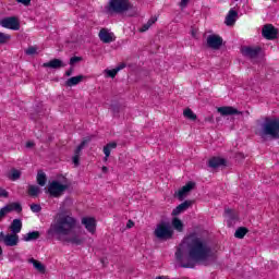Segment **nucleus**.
Listing matches in <instances>:
<instances>
[{
  "label": "nucleus",
  "instance_id": "obj_1",
  "mask_svg": "<svg viewBox=\"0 0 279 279\" xmlns=\"http://www.w3.org/2000/svg\"><path fill=\"white\" fill-rule=\"evenodd\" d=\"M187 260L184 262V251L182 244L175 252V258L183 269H195L196 265H208V260H215L217 256L213 252V246L203 238L196 236L195 233L186 238Z\"/></svg>",
  "mask_w": 279,
  "mask_h": 279
},
{
  "label": "nucleus",
  "instance_id": "obj_2",
  "mask_svg": "<svg viewBox=\"0 0 279 279\" xmlns=\"http://www.w3.org/2000/svg\"><path fill=\"white\" fill-rule=\"evenodd\" d=\"M77 226V220L71 216H60L53 223L50 225V228L47 231L49 236H57L58 241H64L65 243H71L72 245H82L84 239L80 235L69 236L73 229Z\"/></svg>",
  "mask_w": 279,
  "mask_h": 279
},
{
  "label": "nucleus",
  "instance_id": "obj_3",
  "mask_svg": "<svg viewBox=\"0 0 279 279\" xmlns=\"http://www.w3.org/2000/svg\"><path fill=\"white\" fill-rule=\"evenodd\" d=\"M259 136L265 138L279 140V118L278 117H265L263 123H260Z\"/></svg>",
  "mask_w": 279,
  "mask_h": 279
},
{
  "label": "nucleus",
  "instance_id": "obj_4",
  "mask_svg": "<svg viewBox=\"0 0 279 279\" xmlns=\"http://www.w3.org/2000/svg\"><path fill=\"white\" fill-rule=\"evenodd\" d=\"M155 236L159 241H170L173 239V227L167 221H161L155 229Z\"/></svg>",
  "mask_w": 279,
  "mask_h": 279
},
{
  "label": "nucleus",
  "instance_id": "obj_5",
  "mask_svg": "<svg viewBox=\"0 0 279 279\" xmlns=\"http://www.w3.org/2000/svg\"><path fill=\"white\" fill-rule=\"evenodd\" d=\"M130 10V0H110L107 5L108 14H123Z\"/></svg>",
  "mask_w": 279,
  "mask_h": 279
},
{
  "label": "nucleus",
  "instance_id": "obj_6",
  "mask_svg": "<svg viewBox=\"0 0 279 279\" xmlns=\"http://www.w3.org/2000/svg\"><path fill=\"white\" fill-rule=\"evenodd\" d=\"M0 26L4 27V29L19 32L21 29V20L16 16H7L0 20Z\"/></svg>",
  "mask_w": 279,
  "mask_h": 279
},
{
  "label": "nucleus",
  "instance_id": "obj_7",
  "mask_svg": "<svg viewBox=\"0 0 279 279\" xmlns=\"http://www.w3.org/2000/svg\"><path fill=\"white\" fill-rule=\"evenodd\" d=\"M68 189L69 185H64L60 181H52L48 186L47 193H49L50 197H60Z\"/></svg>",
  "mask_w": 279,
  "mask_h": 279
},
{
  "label": "nucleus",
  "instance_id": "obj_8",
  "mask_svg": "<svg viewBox=\"0 0 279 279\" xmlns=\"http://www.w3.org/2000/svg\"><path fill=\"white\" fill-rule=\"evenodd\" d=\"M226 43H223V38L217 34L208 35L207 37V47L209 49H214V51H219L221 47H223Z\"/></svg>",
  "mask_w": 279,
  "mask_h": 279
},
{
  "label": "nucleus",
  "instance_id": "obj_9",
  "mask_svg": "<svg viewBox=\"0 0 279 279\" xmlns=\"http://www.w3.org/2000/svg\"><path fill=\"white\" fill-rule=\"evenodd\" d=\"M262 36H264L266 40H276V38H278V28H275L271 24H266L262 29Z\"/></svg>",
  "mask_w": 279,
  "mask_h": 279
},
{
  "label": "nucleus",
  "instance_id": "obj_10",
  "mask_svg": "<svg viewBox=\"0 0 279 279\" xmlns=\"http://www.w3.org/2000/svg\"><path fill=\"white\" fill-rule=\"evenodd\" d=\"M81 223L85 226V229L90 234H95L97 230V220L94 217H83Z\"/></svg>",
  "mask_w": 279,
  "mask_h": 279
},
{
  "label": "nucleus",
  "instance_id": "obj_11",
  "mask_svg": "<svg viewBox=\"0 0 279 279\" xmlns=\"http://www.w3.org/2000/svg\"><path fill=\"white\" fill-rule=\"evenodd\" d=\"M98 36L105 45H110V43H114L117 40L114 33H109L107 28H101Z\"/></svg>",
  "mask_w": 279,
  "mask_h": 279
},
{
  "label": "nucleus",
  "instance_id": "obj_12",
  "mask_svg": "<svg viewBox=\"0 0 279 279\" xmlns=\"http://www.w3.org/2000/svg\"><path fill=\"white\" fill-rule=\"evenodd\" d=\"M260 51H263V48L260 47H244L241 49L242 56H244L245 58H251V60H253L257 56H260Z\"/></svg>",
  "mask_w": 279,
  "mask_h": 279
},
{
  "label": "nucleus",
  "instance_id": "obj_13",
  "mask_svg": "<svg viewBox=\"0 0 279 279\" xmlns=\"http://www.w3.org/2000/svg\"><path fill=\"white\" fill-rule=\"evenodd\" d=\"M217 112H219L221 117H232V114H243V111H239L236 108L230 107V106L219 107L217 109Z\"/></svg>",
  "mask_w": 279,
  "mask_h": 279
},
{
  "label": "nucleus",
  "instance_id": "obj_14",
  "mask_svg": "<svg viewBox=\"0 0 279 279\" xmlns=\"http://www.w3.org/2000/svg\"><path fill=\"white\" fill-rule=\"evenodd\" d=\"M228 161L221 157H213L208 160L207 167L210 169H219V167H226Z\"/></svg>",
  "mask_w": 279,
  "mask_h": 279
},
{
  "label": "nucleus",
  "instance_id": "obj_15",
  "mask_svg": "<svg viewBox=\"0 0 279 279\" xmlns=\"http://www.w3.org/2000/svg\"><path fill=\"white\" fill-rule=\"evenodd\" d=\"M193 189H195V182L193 181H189L182 189H180L175 195L177 197H179V199H184V196L186 195V193H191V191H193Z\"/></svg>",
  "mask_w": 279,
  "mask_h": 279
},
{
  "label": "nucleus",
  "instance_id": "obj_16",
  "mask_svg": "<svg viewBox=\"0 0 279 279\" xmlns=\"http://www.w3.org/2000/svg\"><path fill=\"white\" fill-rule=\"evenodd\" d=\"M19 243H20L19 234L16 233L5 234V240H4L5 247H16Z\"/></svg>",
  "mask_w": 279,
  "mask_h": 279
},
{
  "label": "nucleus",
  "instance_id": "obj_17",
  "mask_svg": "<svg viewBox=\"0 0 279 279\" xmlns=\"http://www.w3.org/2000/svg\"><path fill=\"white\" fill-rule=\"evenodd\" d=\"M236 19H239V12H236L234 9H230L226 16L225 24L227 27H232V25L236 23Z\"/></svg>",
  "mask_w": 279,
  "mask_h": 279
},
{
  "label": "nucleus",
  "instance_id": "obj_18",
  "mask_svg": "<svg viewBox=\"0 0 279 279\" xmlns=\"http://www.w3.org/2000/svg\"><path fill=\"white\" fill-rule=\"evenodd\" d=\"M191 208V201H185L178 205L173 210H172V217H178V215H182L184 210H189Z\"/></svg>",
  "mask_w": 279,
  "mask_h": 279
},
{
  "label": "nucleus",
  "instance_id": "obj_19",
  "mask_svg": "<svg viewBox=\"0 0 279 279\" xmlns=\"http://www.w3.org/2000/svg\"><path fill=\"white\" fill-rule=\"evenodd\" d=\"M44 69H62L66 66L60 59H52L49 62L43 64Z\"/></svg>",
  "mask_w": 279,
  "mask_h": 279
},
{
  "label": "nucleus",
  "instance_id": "obj_20",
  "mask_svg": "<svg viewBox=\"0 0 279 279\" xmlns=\"http://www.w3.org/2000/svg\"><path fill=\"white\" fill-rule=\"evenodd\" d=\"M11 233L19 234L23 230V221L21 219H14L10 225Z\"/></svg>",
  "mask_w": 279,
  "mask_h": 279
},
{
  "label": "nucleus",
  "instance_id": "obj_21",
  "mask_svg": "<svg viewBox=\"0 0 279 279\" xmlns=\"http://www.w3.org/2000/svg\"><path fill=\"white\" fill-rule=\"evenodd\" d=\"M86 76L84 75H77V76H73L70 77L65 81V86L71 88L72 86H77V84H80V82H82Z\"/></svg>",
  "mask_w": 279,
  "mask_h": 279
},
{
  "label": "nucleus",
  "instance_id": "obj_22",
  "mask_svg": "<svg viewBox=\"0 0 279 279\" xmlns=\"http://www.w3.org/2000/svg\"><path fill=\"white\" fill-rule=\"evenodd\" d=\"M4 210L8 213H23V206H21V203H11L4 206Z\"/></svg>",
  "mask_w": 279,
  "mask_h": 279
},
{
  "label": "nucleus",
  "instance_id": "obj_23",
  "mask_svg": "<svg viewBox=\"0 0 279 279\" xmlns=\"http://www.w3.org/2000/svg\"><path fill=\"white\" fill-rule=\"evenodd\" d=\"M40 239V231H31L23 235L22 241H38Z\"/></svg>",
  "mask_w": 279,
  "mask_h": 279
},
{
  "label": "nucleus",
  "instance_id": "obj_24",
  "mask_svg": "<svg viewBox=\"0 0 279 279\" xmlns=\"http://www.w3.org/2000/svg\"><path fill=\"white\" fill-rule=\"evenodd\" d=\"M172 228L177 230V232H184V222H182L180 218L174 217L172 219Z\"/></svg>",
  "mask_w": 279,
  "mask_h": 279
},
{
  "label": "nucleus",
  "instance_id": "obj_25",
  "mask_svg": "<svg viewBox=\"0 0 279 279\" xmlns=\"http://www.w3.org/2000/svg\"><path fill=\"white\" fill-rule=\"evenodd\" d=\"M29 263H32V265L35 267V269H37V271H39V274H45V271H47V268L45 267V265H43V263H40L39 260L31 258Z\"/></svg>",
  "mask_w": 279,
  "mask_h": 279
},
{
  "label": "nucleus",
  "instance_id": "obj_26",
  "mask_svg": "<svg viewBox=\"0 0 279 279\" xmlns=\"http://www.w3.org/2000/svg\"><path fill=\"white\" fill-rule=\"evenodd\" d=\"M37 184H39V186L47 184V174L43 170H38L37 172Z\"/></svg>",
  "mask_w": 279,
  "mask_h": 279
},
{
  "label": "nucleus",
  "instance_id": "obj_27",
  "mask_svg": "<svg viewBox=\"0 0 279 279\" xmlns=\"http://www.w3.org/2000/svg\"><path fill=\"white\" fill-rule=\"evenodd\" d=\"M250 230L245 227H240L235 230L234 236L235 239H245V234H247Z\"/></svg>",
  "mask_w": 279,
  "mask_h": 279
},
{
  "label": "nucleus",
  "instance_id": "obj_28",
  "mask_svg": "<svg viewBox=\"0 0 279 279\" xmlns=\"http://www.w3.org/2000/svg\"><path fill=\"white\" fill-rule=\"evenodd\" d=\"M183 117H185V119H189L190 121H197V114H195V112H193L191 108H186L183 111Z\"/></svg>",
  "mask_w": 279,
  "mask_h": 279
},
{
  "label": "nucleus",
  "instance_id": "obj_29",
  "mask_svg": "<svg viewBox=\"0 0 279 279\" xmlns=\"http://www.w3.org/2000/svg\"><path fill=\"white\" fill-rule=\"evenodd\" d=\"M28 195H31V197H38V195H40V187L36 185H29Z\"/></svg>",
  "mask_w": 279,
  "mask_h": 279
},
{
  "label": "nucleus",
  "instance_id": "obj_30",
  "mask_svg": "<svg viewBox=\"0 0 279 279\" xmlns=\"http://www.w3.org/2000/svg\"><path fill=\"white\" fill-rule=\"evenodd\" d=\"M156 21H158L157 19L151 17L150 20H148V22L146 24H144L141 28L140 32H147V29H149V27H151V25H154V23H156Z\"/></svg>",
  "mask_w": 279,
  "mask_h": 279
},
{
  "label": "nucleus",
  "instance_id": "obj_31",
  "mask_svg": "<svg viewBox=\"0 0 279 279\" xmlns=\"http://www.w3.org/2000/svg\"><path fill=\"white\" fill-rule=\"evenodd\" d=\"M10 180H12V182H16V180H21V171L17 169H12Z\"/></svg>",
  "mask_w": 279,
  "mask_h": 279
},
{
  "label": "nucleus",
  "instance_id": "obj_32",
  "mask_svg": "<svg viewBox=\"0 0 279 279\" xmlns=\"http://www.w3.org/2000/svg\"><path fill=\"white\" fill-rule=\"evenodd\" d=\"M12 39V36L0 32V45H8V41Z\"/></svg>",
  "mask_w": 279,
  "mask_h": 279
},
{
  "label": "nucleus",
  "instance_id": "obj_33",
  "mask_svg": "<svg viewBox=\"0 0 279 279\" xmlns=\"http://www.w3.org/2000/svg\"><path fill=\"white\" fill-rule=\"evenodd\" d=\"M225 215L226 217H229L231 221H234V219H236V217L234 216V210H232L231 208L225 209Z\"/></svg>",
  "mask_w": 279,
  "mask_h": 279
},
{
  "label": "nucleus",
  "instance_id": "obj_34",
  "mask_svg": "<svg viewBox=\"0 0 279 279\" xmlns=\"http://www.w3.org/2000/svg\"><path fill=\"white\" fill-rule=\"evenodd\" d=\"M82 60H83L82 57H76V56H74V57H72V58L70 59L69 64H70V66H75V64H77V62H82Z\"/></svg>",
  "mask_w": 279,
  "mask_h": 279
},
{
  "label": "nucleus",
  "instance_id": "obj_35",
  "mask_svg": "<svg viewBox=\"0 0 279 279\" xmlns=\"http://www.w3.org/2000/svg\"><path fill=\"white\" fill-rule=\"evenodd\" d=\"M111 110L113 114H119L121 112V106L119 104H111Z\"/></svg>",
  "mask_w": 279,
  "mask_h": 279
},
{
  "label": "nucleus",
  "instance_id": "obj_36",
  "mask_svg": "<svg viewBox=\"0 0 279 279\" xmlns=\"http://www.w3.org/2000/svg\"><path fill=\"white\" fill-rule=\"evenodd\" d=\"M31 210L32 213H40L43 210V207L39 204H32Z\"/></svg>",
  "mask_w": 279,
  "mask_h": 279
},
{
  "label": "nucleus",
  "instance_id": "obj_37",
  "mask_svg": "<svg viewBox=\"0 0 279 279\" xmlns=\"http://www.w3.org/2000/svg\"><path fill=\"white\" fill-rule=\"evenodd\" d=\"M105 72L107 73L108 77H112V78L117 77V73H119L117 68L113 70H106Z\"/></svg>",
  "mask_w": 279,
  "mask_h": 279
},
{
  "label": "nucleus",
  "instance_id": "obj_38",
  "mask_svg": "<svg viewBox=\"0 0 279 279\" xmlns=\"http://www.w3.org/2000/svg\"><path fill=\"white\" fill-rule=\"evenodd\" d=\"M90 137H84L83 141L81 142V144L78 145V147L81 149H84V147H86V145H88V143H90Z\"/></svg>",
  "mask_w": 279,
  "mask_h": 279
},
{
  "label": "nucleus",
  "instance_id": "obj_39",
  "mask_svg": "<svg viewBox=\"0 0 279 279\" xmlns=\"http://www.w3.org/2000/svg\"><path fill=\"white\" fill-rule=\"evenodd\" d=\"M36 51H37V48H36V47H28V48L25 50V53H26V56H34V54H36Z\"/></svg>",
  "mask_w": 279,
  "mask_h": 279
},
{
  "label": "nucleus",
  "instance_id": "obj_40",
  "mask_svg": "<svg viewBox=\"0 0 279 279\" xmlns=\"http://www.w3.org/2000/svg\"><path fill=\"white\" fill-rule=\"evenodd\" d=\"M72 162H73L74 167H80V156L74 155L72 157Z\"/></svg>",
  "mask_w": 279,
  "mask_h": 279
},
{
  "label": "nucleus",
  "instance_id": "obj_41",
  "mask_svg": "<svg viewBox=\"0 0 279 279\" xmlns=\"http://www.w3.org/2000/svg\"><path fill=\"white\" fill-rule=\"evenodd\" d=\"M110 149L108 146H104V154H105V160H108L110 158Z\"/></svg>",
  "mask_w": 279,
  "mask_h": 279
},
{
  "label": "nucleus",
  "instance_id": "obj_42",
  "mask_svg": "<svg viewBox=\"0 0 279 279\" xmlns=\"http://www.w3.org/2000/svg\"><path fill=\"white\" fill-rule=\"evenodd\" d=\"M17 3H22V5H31L32 0H15Z\"/></svg>",
  "mask_w": 279,
  "mask_h": 279
},
{
  "label": "nucleus",
  "instance_id": "obj_43",
  "mask_svg": "<svg viewBox=\"0 0 279 279\" xmlns=\"http://www.w3.org/2000/svg\"><path fill=\"white\" fill-rule=\"evenodd\" d=\"M110 150L117 149V142H110L106 145Z\"/></svg>",
  "mask_w": 279,
  "mask_h": 279
},
{
  "label": "nucleus",
  "instance_id": "obj_44",
  "mask_svg": "<svg viewBox=\"0 0 279 279\" xmlns=\"http://www.w3.org/2000/svg\"><path fill=\"white\" fill-rule=\"evenodd\" d=\"M205 122L206 123H215V118L213 116L206 117Z\"/></svg>",
  "mask_w": 279,
  "mask_h": 279
},
{
  "label": "nucleus",
  "instance_id": "obj_45",
  "mask_svg": "<svg viewBox=\"0 0 279 279\" xmlns=\"http://www.w3.org/2000/svg\"><path fill=\"white\" fill-rule=\"evenodd\" d=\"M235 158H236V160H243V159H245V155H243V153H236Z\"/></svg>",
  "mask_w": 279,
  "mask_h": 279
},
{
  "label": "nucleus",
  "instance_id": "obj_46",
  "mask_svg": "<svg viewBox=\"0 0 279 279\" xmlns=\"http://www.w3.org/2000/svg\"><path fill=\"white\" fill-rule=\"evenodd\" d=\"M82 149L80 146L76 147V149L74 150V156H82Z\"/></svg>",
  "mask_w": 279,
  "mask_h": 279
},
{
  "label": "nucleus",
  "instance_id": "obj_47",
  "mask_svg": "<svg viewBox=\"0 0 279 279\" xmlns=\"http://www.w3.org/2000/svg\"><path fill=\"white\" fill-rule=\"evenodd\" d=\"M5 215H8V211H7L5 207H2L0 209V219L3 218Z\"/></svg>",
  "mask_w": 279,
  "mask_h": 279
},
{
  "label": "nucleus",
  "instance_id": "obj_48",
  "mask_svg": "<svg viewBox=\"0 0 279 279\" xmlns=\"http://www.w3.org/2000/svg\"><path fill=\"white\" fill-rule=\"evenodd\" d=\"M73 71H74V69H73V66H71V68L65 72V76H66V77H71V75H73Z\"/></svg>",
  "mask_w": 279,
  "mask_h": 279
},
{
  "label": "nucleus",
  "instance_id": "obj_49",
  "mask_svg": "<svg viewBox=\"0 0 279 279\" xmlns=\"http://www.w3.org/2000/svg\"><path fill=\"white\" fill-rule=\"evenodd\" d=\"M0 243L5 244V233L3 231L0 232Z\"/></svg>",
  "mask_w": 279,
  "mask_h": 279
},
{
  "label": "nucleus",
  "instance_id": "obj_50",
  "mask_svg": "<svg viewBox=\"0 0 279 279\" xmlns=\"http://www.w3.org/2000/svg\"><path fill=\"white\" fill-rule=\"evenodd\" d=\"M190 1L191 0H181V2H180L181 8H186V5H189Z\"/></svg>",
  "mask_w": 279,
  "mask_h": 279
},
{
  "label": "nucleus",
  "instance_id": "obj_51",
  "mask_svg": "<svg viewBox=\"0 0 279 279\" xmlns=\"http://www.w3.org/2000/svg\"><path fill=\"white\" fill-rule=\"evenodd\" d=\"M125 66H126L125 63H121V64H119V65L116 68V71H118V73H119V71H122V69H125Z\"/></svg>",
  "mask_w": 279,
  "mask_h": 279
},
{
  "label": "nucleus",
  "instance_id": "obj_52",
  "mask_svg": "<svg viewBox=\"0 0 279 279\" xmlns=\"http://www.w3.org/2000/svg\"><path fill=\"white\" fill-rule=\"evenodd\" d=\"M8 196H9L8 191L2 189L1 192H0V197H8Z\"/></svg>",
  "mask_w": 279,
  "mask_h": 279
},
{
  "label": "nucleus",
  "instance_id": "obj_53",
  "mask_svg": "<svg viewBox=\"0 0 279 279\" xmlns=\"http://www.w3.org/2000/svg\"><path fill=\"white\" fill-rule=\"evenodd\" d=\"M126 228H134V221L129 220L126 223Z\"/></svg>",
  "mask_w": 279,
  "mask_h": 279
},
{
  "label": "nucleus",
  "instance_id": "obj_54",
  "mask_svg": "<svg viewBox=\"0 0 279 279\" xmlns=\"http://www.w3.org/2000/svg\"><path fill=\"white\" fill-rule=\"evenodd\" d=\"M32 147H34V143L33 142H27L26 143V148L29 149Z\"/></svg>",
  "mask_w": 279,
  "mask_h": 279
},
{
  "label": "nucleus",
  "instance_id": "obj_55",
  "mask_svg": "<svg viewBox=\"0 0 279 279\" xmlns=\"http://www.w3.org/2000/svg\"><path fill=\"white\" fill-rule=\"evenodd\" d=\"M101 171H102V173H108V167L104 166V167L101 168Z\"/></svg>",
  "mask_w": 279,
  "mask_h": 279
},
{
  "label": "nucleus",
  "instance_id": "obj_56",
  "mask_svg": "<svg viewBox=\"0 0 279 279\" xmlns=\"http://www.w3.org/2000/svg\"><path fill=\"white\" fill-rule=\"evenodd\" d=\"M0 256H3V248L0 246Z\"/></svg>",
  "mask_w": 279,
  "mask_h": 279
},
{
  "label": "nucleus",
  "instance_id": "obj_57",
  "mask_svg": "<svg viewBox=\"0 0 279 279\" xmlns=\"http://www.w3.org/2000/svg\"><path fill=\"white\" fill-rule=\"evenodd\" d=\"M106 260H107L106 258L101 259L102 265H106Z\"/></svg>",
  "mask_w": 279,
  "mask_h": 279
},
{
  "label": "nucleus",
  "instance_id": "obj_58",
  "mask_svg": "<svg viewBox=\"0 0 279 279\" xmlns=\"http://www.w3.org/2000/svg\"><path fill=\"white\" fill-rule=\"evenodd\" d=\"M216 121H217V123H219V121H221V118H217Z\"/></svg>",
  "mask_w": 279,
  "mask_h": 279
}]
</instances>
